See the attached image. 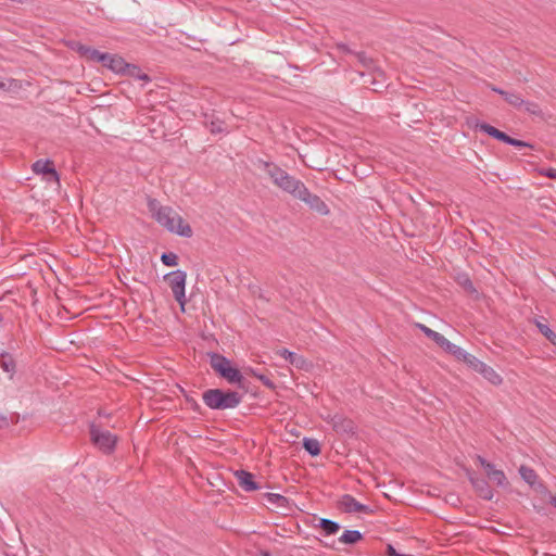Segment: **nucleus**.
I'll return each instance as SVG.
<instances>
[{
  "label": "nucleus",
  "mask_w": 556,
  "mask_h": 556,
  "mask_svg": "<svg viewBox=\"0 0 556 556\" xmlns=\"http://www.w3.org/2000/svg\"><path fill=\"white\" fill-rule=\"evenodd\" d=\"M505 101L515 108H521L525 103V100L519 93L509 91L505 93Z\"/></svg>",
  "instance_id": "cd10ccee"
},
{
  "label": "nucleus",
  "mask_w": 556,
  "mask_h": 556,
  "mask_svg": "<svg viewBox=\"0 0 556 556\" xmlns=\"http://www.w3.org/2000/svg\"><path fill=\"white\" fill-rule=\"evenodd\" d=\"M254 165L264 170L267 176L270 178L271 182L282 190L286 193L291 194L293 198L298 193V190H300L303 186V181L295 178L294 176L287 173L285 169H282L279 165L265 161L263 159H257L254 162Z\"/></svg>",
  "instance_id": "f03ea898"
},
{
  "label": "nucleus",
  "mask_w": 556,
  "mask_h": 556,
  "mask_svg": "<svg viewBox=\"0 0 556 556\" xmlns=\"http://www.w3.org/2000/svg\"><path fill=\"white\" fill-rule=\"evenodd\" d=\"M294 198L304 202L311 210L317 212L320 215L326 216L330 213L328 205L321 200V198L315 193H312L304 184L302 188L298 190V193L294 195Z\"/></svg>",
  "instance_id": "0eeeda50"
},
{
  "label": "nucleus",
  "mask_w": 556,
  "mask_h": 556,
  "mask_svg": "<svg viewBox=\"0 0 556 556\" xmlns=\"http://www.w3.org/2000/svg\"><path fill=\"white\" fill-rule=\"evenodd\" d=\"M277 354L283 357L286 361H288L291 365L295 366L296 368H302L305 364V359L298 355L294 352H291L287 349H280L277 351Z\"/></svg>",
  "instance_id": "a211bd4d"
},
{
  "label": "nucleus",
  "mask_w": 556,
  "mask_h": 556,
  "mask_svg": "<svg viewBox=\"0 0 556 556\" xmlns=\"http://www.w3.org/2000/svg\"><path fill=\"white\" fill-rule=\"evenodd\" d=\"M76 50L81 56L89 61L101 63L108 59L104 52H100L99 50L85 45H78Z\"/></svg>",
  "instance_id": "4468645a"
},
{
  "label": "nucleus",
  "mask_w": 556,
  "mask_h": 556,
  "mask_svg": "<svg viewBox=\"0 0 556 556\" xmlns=\"http://www.w3.org/2000/svg\"><path fill=\"white\" fill-rule=\"evenodd\" d=\"M490 480H492L494 483H496L498 486H506L508 484L506 475L501 469H495L494 471L489 472Z\"/></svg>",
  "instance_id": "bb28decb"
},
{
  "label": "nucleus",
  "mask_w": 556,
  "mask_h": 556,
  "mask_svg": "<svg viewBox=\"0 0 556 556\" xmlns=\"http://www.w3.org/2000/svg\"><path fill=\"white\" fill-rule=\"evenodd\" d=\"M545 176L556 179V168H548L545 172Z\"/></svg>",
  "instance_id": "c9c22d12"
},
{
  "label": "nucleus",
  "mask_w": 556,
  "mask_h": 556,
  "mask_svg": "<svg viewBox=\"0 0 556 556\" xmlns=\"http://www.w3.org/2000/svg\"><path fill=\"white\" fill-rule=\"evenodd\" d=\"M148 210L152 217L166 230L180 237L191 238L193 231L189 224L172 207L162 205L156 199H148Z\"/></svg>",
  "instance_id": "f257e3e1"
},
{
  "label": "nucleus",
  "mask_w": 556,
  "mask_h": 556,
  "mask_svg": "<svg viewBox=\"0 0 556 556\" xmlns=\"http://www.w3.org/2000/svg\"><path fill=\"white\" fill-rule=\"evenodd\" d=\"M235 476L238 484L244 491L252 492L260 489V485L254 481V477L251 472L240 469L235 472Z\"/></svg>",
  "instance_id": "f8f14e48"
},
{
  "label": "nucleus",
  "mask_w": 556,
  "mask_h": 556,
  "mask_svg": "<svg viewBox=\"0 0 556 556\" xmlns=\"http://www.w3.org/2000/svg\"><path fill=\"white\" fill-rule=\"evenodd\" d=\"M210 364L211 367L228 382L239 384L242 382L243 376L239 369L231 366L227 357L213 353L210 357Z\"/></svg>",
  "instance_id": "20e7f679"
},
{
  "label": "nucleus",
  "mask_w": 556,
  "mask_h": 556,
  "mask_svg": "<svg viewBox=\"0 0 556 556\" xmlns=\"http://www.w3.org/2000/svg\"><path fill=\"white\" fill-rule=\"evenodd\" d=\"M327 421L332 426L333 430L338 433H354L355 425L352 419L344 417L340 414H334L327 418Z\"/></svg>",
  "instance_id": "1a4fd4ad"
},
{
  "label": "nucleus",
  "mask_w": 556,
  "mask_h": 556,
  "mask_svg": "<svg viewBox=\"0 0 556 556\" xmlns=\"http://www.w3.org/2000/svg\"><path fill=\"white\" fill-rule=\"evenodd\" d=\"M264 556H270L268 553H265Z\"/></svg>",
  "instance_id": "37998d69"
},
{
  "label": "nucleus",
  "mask_w": 556,
  "mask_h": 556,
  "mask_svg": "<svg viewBox=\"0 0 556 556\" xmlns=\"http://www.w3.org/2000/svg\"><path fill=\"white\" fill-rule=\"evenodd\" d=\"M535 325L540 332L554 345H556V333L549 328V326L541 319H535Z\"/></svg>",
  "instance_id": "412c9836"
},
{
  "label": "nucleus",
  "mask_w": 556,
  "mask_h": 556,
  "mask_svg": "<svg viewBox=\"0 0 556 556\" xmlns=\"http://www.w3.org/2000/svg\"><path fill=\"white\" fill-rule=\"evenodd\" d=\"M519 473H520L521 478L531 486H533L535 484V482L538 481L536 472L532 468H530L526 465H521L519 467Z\"/></svg>",
  "instance_id": "4be33fe9"
},
{
  "label": "nucleus",
  "mask_w": 556,
  "mask_h": 556,
  "mask_svg": "<svg viewBox=\"0 0 556 556\" xmlns=\"http://www.w3.org/2000/svg\"><path fill=\"white\" fill-rule=\"evenodd\" d=\"M415 326L416 328L420 329L429 339L434 341L441 349L447 340L443 334L432 330L424 324L417 323Z\"/></svg>",
  "instance_id": "6ab92c4d"
},
{
  "label": "nucleus",
  "mask_w": 556,
  "mask_h": 556,
  "mask_svg": "<svg viewBox=\"0 0 556 556\" xmlns=\"http://www.w3.org/2000/svg\"><path fill=\"white\" fill-rule=\"evenodd\" d=\"M477 372L481 374L488 381H490L494 386H498L502 383V377L489 365L485 363H481Z\"/></svg>",
  "instance_id": "dca6fc26"
},
{
  "label": "nucleus",
  "mask_w": 556,
  "mask_h": 556,
  "mask_svg": "<svg viewBox=\"0 0 556 556\" xmlns=\"http://www.w3.org/2000/svg\"><path fill=\"white\" fill-rule=\"evenodd\" d=\"M464 363H466L470 368H472L475 371H477V369L479 368V366L481 365V361L478 359L475 355H471L469 353H467L466 357L464 358L463 361Z\"/></svg>",
  "instance_id": "7c9ffc66"
},
{
  "label": "nucleus",
  "mask_w": 556,
  "mask_h": 556,
  "mask_svg": "<svg viewBox=\"0 0 556 556\" xmlns=\"http://www.w3.org/2000/svg\"><path fill=\"white\" fill-rule=\"evenodd\" d=\"M5 88V84L0 79V89H4Z\"/></svg>",
  "instance_id": "79ce46f5"
},
{
  "label": "nucleus",
  "mask_w": 556,
  "mask_h": 556,
  "mask_svg": "<svg viewBox=\"0 0 556 556\" xmlns=\"http://www.w3.org/2000/svg\"><path fill=\"white\" fill-rule=\"evenodd\" d=\"M467 476L472 488L481 498L486 501H491L493 498L494 492L485 479L477 477L471 471H468Z\"/></svg>",
  "instance_id": "6e6552de"
},
{
  "label": "nucleus",
  "mask_w": 556,
  "mask_h": 556,
  "mask_svg": "<svg viewBox=\"0 0 556 556\" xmlns=\"http://www.w3.org/2000/svg\"><path fill=\"white\" fill-rule=\"evenodd\" d=\"M138 78L141 80H149V76L147 74H141L138 76Z\"/></svg>",
  "instance_id": "ea45409f"
},
{
  "label": "nucleus",
  "mask_w": 556,
  "mask_h": 556,
  "mask_svg": "<svg viewBox=\"0 0 556 556\" xmlns=\"http://www.w3.org/2000/svg\"><path fill=\"white\" fill-rule=\"evenodd\" d=\"M7 422H8L7 417L0 413V427L3 425H7Z\"/></svg>",
  "instance_id": "58836bf2"
},
{
  "label": "nucleus",
  "mask_w": 556,
  "mask_h": 556,
  "mask_svg": "<svg viewBox=\"0 0 556 556\" xmlns=\"http://www.w3.org/2000/svg\"><path fill=\"white\" fill-rule=\"evenodd\" d=\"M161 261L166 266H176L178 264V257L173 252L163 253L161 256Z\"/></svg>",
  "instance_id": "c756f323"
},
{
  "label": "nucleus",
  "mask_w": 556,
  "mask_h": 556,
  "mask_svg": "<svg viewBox=\"0 0 556 556\" xmlns=\"http://www.w3.org/2000/svg\"><path fill=\"white\" fill-rule=\"evenodd\" d=\"M442 350H444L446 353L453 355L457 361H462V362L464 361V358L467 355V352L464 349L450 342L448 340H446V342L442 346Z\"/></svg>",
  "instance_id": "aec40b11"
},
{
  "label": "nucleus",
  "mask_w": 556,
  "mask_h": 556,
  "mask_svg": "<svg viewBox=\"0 0 556 556\" xmlns=\"http://www.w3.org/2000/svg\"><path fill=\"white\" fill-rule=\"evenodd\" d=\"M492 90L498 94H501L504 99H505V93H507L506 90H503L501 88H497V87H493Z\"/></svg>",
  "instance_id": "e433bc0d"
},
{
  "label": "nucleus",
  "mask_w": 556,
  "mask_h": 556,
  "mask_svg": "<svg viewBox=\"0 0 556 556\" xmlns=\"http://www.w3.org/2000/svg\"><path fill=\"white\" fill-rule=\"evenodd\" d=\"M340 505L343 508L345 513H365L368 514L371 511L369 506L364 505L359 502H357L352 495L344 494L341 497Z\"/></svg>",
  "instance_id": "9d476101"
},
{
  "label": "nucleus",
  "mask_w": 556,
  "mask_h": 556,
  "mask_svg": "<svg viewBox=\"0 0 556 556\" xmlns=\"http://www.w3.org/2000/svg\"><path fill=\"white\" fill-rule=\"evenodd\" d=\"M105 56H108V59L102 61L101 64L114 73H124L127 68L130 67V65L117 54L105 53Z\"/></svg>",
  "instance_id": "9b49d317"
},
{
  "label": "nucleus",
  "mask_w": 556,
  "mask_h": 556,
  "mask_svg": "<svg viewBox=\"0 0 556 556\" xmlns=\"http://www.w3.org/2000/svg\"><path fill=\"white\" fill-rule=\"evenodd\" d=\"M260 380H262L266 386H271V382L265 376H260Z\"/></svg>",
  "instance_id": "4c0bfd02"
},
{
  "label": "nucleus",
  "mask_w": 556,
  "mask_h": 556,
  "mask_svg": "<svg viewBox=\"0 0 556 556\" xmlns=\"http://www.w3.org/2000/svg\"><path fill=\"white\" fill-rule=\"evenodd\" d=\"M522 106H525V110L531 114L538 115L541 113L539 105L534 102L525 101Z\"/></svg>",
  "instance_id": "473e14b6"
},
{
  "label": "nucleus",
  "mask_w": 556,
  "mask_h": 556,
  "mask_svg": "<svg viewBox=\"0 0 556 556\" xmlns=\"http://www.w3.org/2000/svg\"><path fill=\"white\" fill-rule=\"evenodd\" d=\"M33 170L36 174L50 175L54 181H59V174L53 167V162L50 160H38L33 164Z\"/></svg>",
  "instance_id": "ddd939ff"
},
{
  "label": "nucleus",
  "mask_w": 556,
  "mask_h": 556,
  "mask_svg": "<svg viewBox=\"0 0 556 556\" xmlns=\"http://www.w3.org/2000/svg\"><path fill=\"white\" fill-rule=\"evenodd\" d=\"M319 527L328 535L337 533L340 529V525L338 522L325 518L319 519Z\"/></svg>",
  "instance_id": "a878e982"
},
{
  "label": "nucleus",
  "mask_w": 556,
  "mask_h": 556,
  "mask_svg": "<svg viewBox=\"0 0 556 556\" xmlns=\"http://www.w3.org/2000/svg\"><path fill=\"white\" fill-rule=\"evenodd\" d=\"M303 447L312 456L320 454V444L316 439L304 438Z\"/></svg>",
  "instance_id": "393cba45"
},
{
  "label": "nucleus",
  "mask_w": 556,
  "mask_h": 556,
  "mask_svg": "<svg viewBox=\"0 0 556 556\" xmlns=\"http://www.w3.org/2000/svg\"><path fill=\"white\" fill-rule=\"evenodd\" d=\"M476 459L484 468L488 477H489L490 471H494L496 469L493 464H491L490 462H488L484 457H482L480 455H477Z\"/></svg>",
  "instance_id": "2f4dec72"
},
{
  "label": "nucleus",
  "mask_w": 556,
  "mask_h": 556,
  "mask_svg": "<svg viewBox=\"0 0 556 556\" xmlns=\"http://www.w3.org/2000/svg\"><path fill=\"white\" fill-rule=\"evenodd\" d=\"M464 287L469 291H475L473 285L470 279L466 278L463 282Z\"/></svg>",
  "instance_id": "f704fd0d"
},
{
  "label": "nucleus",
  "mask_w": 556,
  "mask_h": 556,
  "mask_svg": "<svg viewBox=\"0 0 556 556\" xmlns=\"http://www.w3.org/2000/svg\"><path fill=\"white\" fill-rule=\"evenodd\" d=\"M506 143L509 146L519 147V148L529 147V144L527 142L518 140V139H514L511 137H508Z\"/></svg>",
  "instance_id": "72a5a7b5"
},
{
  "label": "nucleus",
  "mask_w": 556,
  "mask_h": 556,
  "mask_svg": "<svg viewBox=\"0 0 556 556\" xmlns=\"http://www.w3.org/2000/svg\"><path fill=\"white\" fill-rule=\"evenodd\" d=\"M362 533L358 530H345L339 538V541L344 544H354L362 539Z\"/></svg>",
  "instance_id": "5701e85b"
},
{
  "label": "nucleus",
  "mask_w": 556,
  "mask_h": 556,
  "mask_svg": "<svg viewBox=\"0 0 556 556\" xmlns=\"http://www.w3.org/2000/svg\"><path fill=\"white\" fill-rule=\"evenodd\" d=\"M476 127L478 129H480L481 131L488 134L489 136L500 140V141H503L506 143L507 139H508V135H506L505 132L498 130L497 128L486 124V123H479L476 125Z\"/></svg>",
  "instance_id": "f3484780"
},
{
  "label": "nucleus",
  "mask_w": 556,
  "mask_h": 556,
  "mask_svg": "<svg viewBox=\"0 0 556 556\" xmlns=\"http://www.w3.org/2000/svg\"><path fill=\"white\" fill-rule=\"evenodd\" d=\"M267 502L275 505L278 508H287L289 505V500L277 493H267L266 494Z\"/></svg>",
  "instance_id": "b1692460"
},
{
  "label": "nucleus",
  "mask_w": 556,
  "mask_h": 556,
  "mask_svg": "<svg viewBox=\"0 0 556 556\" xmlns=\"http://www.w3.org/2000/svg\"><path fill=\"white\" fill-rule=\"evenodd\" d=\"M212 134H222L226 131L225 123L220 119H213L208 124Z\"/></svg>",
  "instance_id": "c85d7f7f"
},
{
  "label": "nucleus",
  "mask_w": 556,
  "mask_h": 556,
  "mask_svg": "<svg viewBox=\"0 0 556 556\" xmlns=\"http://www.w3.org/2000/svg\"><path fill=\"white\" fill-rule=\"evenodd\" d=\"M164 278L168 282L175 300L179 303L181 311L184 312L186 305V273L184 270L177 269L175 271L166 274Z\"/></svg>",
  "instance_id": "423d86ee"
},
{
  "label": "nucleus",
  "mask_w": 556,
  "mask_h": 556,
  "mask_svg": "<svg viewBox=\"0 0 556 556\" xmlns=\"http://www.w3.org/2000/svg\"><path fill=\"white\" fill-rule=\"evenodd\" d=\"M551 504L556 507V495L551 497Z\"/></svg>",
  "instance_id": "a19ab883"
},
{
  "label": "nucleus",
  "mask_w": 556,
  "mask_h": 556,
  "mask_svg": "<svg viewBox=\"0 0 556 556\" xmlns=\"http://www.w3.org/2000/svg\"><path fill=\"white\" fill-rule=\"evenodd\" d=\"M0 367L4 372L9 375L10 380L14 378L16 372V362L9 352H0Z\"/></svg>",
  "instance_id": "2eb2a0df"
},
{
  "label": "nucleus",
  "mask_w": 556,
  "mask_h": 556,
  "mask_svg": "<svg viewBox=\"0 0 556 556\" xmlns=\"http://www.w3.org/2000/svg\"><path fill=\"white\" fill-rule=\"evenodd\" d=\"M90 439L92 443L103 453L111 454L117 443V437L108 430L92 424L90 426Z\"/></svg>",
  "instance_id": "39448f33"
},
{
  "label": "nucleus",
  "mask_w": 556,
  "mask_h": 556,
  "mask_svg": "<svg viewBox=\"0 0 556 556\" xmlns=\"http://www.w3.org/2000/svg\"><path fill=\"white\" fill-rule=\"evenodd\" d=\"M204 404L211 409H229L237 407L242 400V396L236 391L224 392L220 389H208L203 395Z\"/></svg>",
  "instance_id": "7ed1b4c3"
}]
</instances>
